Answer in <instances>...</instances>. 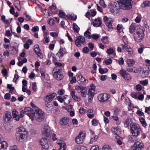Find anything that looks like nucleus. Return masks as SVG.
<instances>
[{
  "mask_svg": "<svg viewBox=\"0 0 150 150\" xmlns=\"http://www.w3.org/2000/svg\"><path fill=\"white\" fill-rule=\"evenodd\" d=\"M32 109L30 107L24 109L25 114L27 115L32 120L41 121L44 118L45 114L43 112L39 109L33 103H31Z\"/></svg>",
  "mask_w": 150,
  "mask_h": 150,
  "instance_id": "1",
  "label": "nucleus"
},
{
  "mask_svg": "<svg viewBox=\"0 0 150 150\" xmlns=\"http://www.w3.org/2000/svg\"><path fill=\"white\" fill-rule=\"evenodd\" d=\"M16 137L18 141L21 142H23L27 138L28 132L23 126H20L16 133Z\"/></svg>",
  "mask_w": 150,
  "mask_h": 150,
  "instance_id": "2",
  "label": "nucleus"
},
{
  "mask_svg": "<svg viewBox=\"0 0 150 150\" xmlns=\"http://www.w3.org/2000/svg\"><path fill=\"white\" fill-rule=\"evenodd\" d=\"M132 0H118L117 3L119 9L129 10L132 7Z\"/></svg>",
  "mask_w": 150,
  "mask_h": 150,
  "instance_id": "3",
  "label": "nucleus"
},
{
  "mask_svg": "<svg viewBox=\"0 0 150 150\" xmlns=\"http://www.w3.org/2000/svg\"><path fill=\"white\" fill-rule=\"evenodd\" d=\"M130 127L132 135L135 137L138 136L142 130L140 125L138 124L133 123Z\"/></svg>",
  "mask_w": 150,
  "mask_h": 150,
  "instance_id": "4",
  "label": "nucleus"
},
{
  "mask_svg": "<svg viewBox=\"0 0 150 150\" xmlns=\"http://www.w3.org/2000/svg\"><path fill=\"white\" fill-rule=\"evenodd\" d=\"M110 94L107 93H100L98 96L99 101L101 102H104L108 101L110 97Z\"/></svg>",
  "mask_w": 150,
  "mask_h": 150,
  "instance_id": "5",
  "label": "nucleus"
},
{
  "mask_svg": "<svg viewBox=\"0 0 150 150\" xmlns=\"http://www.w3.org/2000/svg\"><path fill=\"white\" fill-rule=\"evenodd\" d=\"M61 69L58 68L57 67L53 69L54 77L58 80H61L63 78V76L61 73Z\"/></svg>",
  "mask_w": 150,
  "mask_h": 150,
  "instance_id": "6",
  "label": "nucleus"
},
{
  "mask_svg": "<svg viewBox=\"0 0 150 150\" xmlns=\"http://www.w3.org/2000/svg\"><path fill=\"white\" fill-rule=\"evenodd\" d=\"M116 3H114L111 5L110 7L109 10L110 11L115 15H119L121 12L119 7L116 5Z\"/></svg>",
  "mask_w": 150,
  "mask_h": 150,
  "instance_id": "7",
  "label": "nucleus"
},
{
  "mask_svg": "<svg viewBox=\"0 0 150 150\" xmlns=\"http://www.w3.org/2000/svg\"><path fill=\"white\" fill-rule=\"evenodd\" d=\"M40 143L41 145L42 150H47L49 147V141L46 138H42L40 141Z\"/></svg>",
  "mask_w": 150,
  "mask_h": 150,
  "instance_id": "8",
  "label": "nucleus"
},
{
  "mask_svg": "<svg viewBox=\"0 0 150 150\" xmlns=\"http://www.w3.org/2000/svg\"><path fill=\"white\" fill-rule=\"evenodd\" d=\"M75 43L77 46H80L86 44L85 39L84 37L81 36L76 37L75 39Z\"/></svg>",
  "mask_w": 150,
  "mask_h": 150,
  "instance_id": "9",
  "label": "nucleus"
},
{
  "mask_svg": "<svg viewBox=\"0 0 150 150\" xmlns=\"http://www.w3.org/2000/svg\"><path fill=\"white\" fill-rule=\"evenodd\" d=\"M85 134L83 132H80L78 136L76 138V142L78 144H82L85 140Z\"/></svg>",
  "mask_w": 150,
  "mask_h": 150,
  "instance_id": "10",
  "label": "nucleus"
},
{
  "mask_svg": "<svg viewBox=\"0 0 150 150\" xmlns=\"http://www.w3.org/2000/svg\"><path fill=\"white\" fill-rule=\"evenodd\" d=\"M57 94L54 93H48L44 97V100L45 102H51L56 97Z\"/></svg>",
  "mask_w": 150,
  "mask_h": 150,
  "instance_id": "11",
  "label": "nucleus"
},
{
  "mask_svg": "<svg viewBox=\"0 0 150 150\" xmlns=\"http://www.w3.org/2000/svg\"><path fill=\"white\" fill-rule=\"evenodd\" d=\"M143 144L139 142H135L132 146V150H141L143 148Z\"/></svg>",
  "mask_w": 150,
  "mask_h": 150,
  "instance_id": "12",
  "label": "nucleus"
},
{
  "mask_svg": "<svg viewBox=\"0 0 150 150\" xmlns=\"http://www.w3.org/2000/svg\"><path fill=\"white\" fill-rule=\"evenodd\" d=\"M69 118L67 117H64L62 118L60 122V124L65 127H68L69 124Z\"/></svg>",
  "mask_w": 150,
  "mask_h": 150,
  "instance_id": "13",
  "label": "nucleus"
},
{
  "mask_svg": "<svg viewBox=\"0 0 150 150\" xmlns=\"http://www.w3.org/2000/svg\"><path fill=\"white\" fill-rule=\"evenodd\" d=\"M4 120L6 123L11 120L12 116L11 113L9 112H6L4 116Z\"/></svg>",
  "mask_w": 150,
  "mask_h": 150,
  "instance_id": "14",
  "label": "nucleus"
},
{
  "mask_svg": "<svg viewBox=\"0 0 150 150\" xmlns=\"http://www.w3.org/2000/svg\"><path fill=\"white\" fill-rule=\"evenodd\" d=\"M102 19L100 18H96L93 22V24L94 27H98L100 26L102 24Z\"/></svg>",
  "mask_w": 150,
  "mask_h": 150,
  "instance_id": "15",
  "label": "nucleus"
},
{
  "mask_svg": "<svg viewBox=\"0 0 150 150\" xmlns=\"http://www.w3.org/2000/svg\"><path fill=\"white\" fill-rule=\"evenodd\" d=\"M95 87L93 84L91 85L90 88L88 91V96H93L95 93Z\"/></svg>",
  "mask_w": 150,
  "mask_h": 150,
  "instance_id": "16",
  "label": "nucleus"
},
{
  "mask_svg": "<svg viewBox=\"0 0 150 150\" xmlns=\"http://www.w3.org/2000/svg\"><path fill=\"white\" fill-rule=\"evenodd\" d=\"M104 21L106 24L112 23L114 19L111 17H108L105 16L103 17Z\"/></svg>",
  "mask_w": 150,
  "mask_h": 150,
  "instance_id": "17",
  "label": "nucleus"
},
{
  "mask_svg": "<svg viewBox=\"0 0 150 150\" xmlns=\"http://www.w3.org/2000/svg\"><path fill=\"white\" fill-rule=\"evenodd\" d=\"M50 130L49 127L47 125H45L43 126L42 129V132L43 134L47 136V134L49 132Z\"/></svg>",
  "mask_w": 150,
  "mask_h": 150,
  "instance_id": "18",
  "label": "nucleus"
},
{
  "mask_svg": "<svg viewBox=\"0 0 150 150\" xmlns=\"http://www.w3.org/2000/svg\"><path fill=\"white\" fill-rule=\"evenodd\" d=\"M144 34H136L134 36V39L135 41L140 42L143 39Z\"/></svg>",
  "mask_w": 150,
  "mask_h": 150,
  "instance_id": "19",
  "label": "nucleus"
},
{
  "mask_svg": "<svg viewBox=\"0 0 150 150\" xmlns=\"http://www.w3.org/2000/svg\"><path fill=\"white\" fill-rule=\"evenodd\" d=\"M66 52V50L65 47H61L57 53V55L59 57H62L64 54Z\"/></svg>",
  "mask_w": 150,
  "mask_h": 150,
  "instance_id": "20",
  "label": "nucleus"
},
{
  "mask_svg": "<svg viewBox=\"0 0 150 150\" xmlns=\"http://www.w3.org/2000/svg\"><path fill=\"white\" fill-rule=\"evenodd\" d=\"M144 31L145 29L143 27L139 26H137L136 34H144Z\"/></svg>",
  "mask_w": 150,
  "mask_h": 150,
  "instance_id": "21",
  "label": "nucleus"
},
{
  "mask_svg": "<svg viewBox=\"0 0 150 150\" xmlns=\"http://www.w3.org/2000/svg\"><path fill=\"white\" fill-rule=\"evenodd\" d=\"M12 115L14 119L17 120L18 121L19 120L20 116L19 115L18 112L16 110H14L12 111Z\"/></svg>",
  "mask_w": 150,
  "mask_h": 150,
  "instance_id": "22",
  "label": "nucleus"
},
{
  "mask_svg": "<svg viewBox=\"0 0 150 150\" xmlns=\"http://www.w3.org/2000/svg\"><path fill=\"white\" fill-rule=\"evenodd\" d=\"M134 23H132L129 27V32L131 34H133L134 32H136L137 26L134 25Z\"/></svg>",
  "mask_w": 150,
  "mask_h": 150,
  "instance_id": "23",
  "label": "nucleus"
},
{
  "mask_svg": "<svg viewBox=\"0 0 150 150\" xmlns=\"http://www.w3.org/2000/svg\"><path fill=\"white\" fill-rule=\"evenodd\" d=\"M122 40L123 43L122 44V47H127L128 46H130L131 45L128 42L127 38L126 36H124L122 38Z\"/></svg>",
  "mask_w": 150,
  "mask_h": 150,
  "instance_id": "24",
  "label": "nucleus"
},
{
  "mask_svg": "<svg viewBox=\"0 0 150 150\" xmlns=\"http://www.w3.org/2000/svg\"><path fill=\"white\" fill-rule=\"evenodd\" d=\"M112 131L116 134L119 135L121 134V130L120 128L119 127H112Z\"/></svg>",
  "mask_w": 150,
  "mask_h": 150,
  "instance_id": "25",
  "label": "nucleus"
},
{
  "mask_svg": "<svg viewBox=\"0 0 150 150\" xmlns=\"http://www.w3.org/2000/svg\"><path fill=\"white\" fill-rule=\"evenodd\" d=\"M34 50L38 56L40 58H42L43 57L42 54L40 52V47H35Z\"/></svg>",
  "mask_w": 150,
  "mask_h": 150,
  "instance_id": "26",
  "label": "nucleus"
},
{
  "mask_svg": "<svg viewBox=\"0 0 150 150\" xmlns=\"http://www.w3.org/2000/svg\"><path fill=\"white\" fill-rule=\"evenodd\" d=\"M132 122V120L130 118H127L124 123V125L126 127H128L130 125Z\"/></svg>",
  "mask_w": 150,
  "mask_h": 150,
  "instance_id": "27",
  "label": "nucleus"
},
{
  "mask_svg": "<svg viewBox=\"0 0 150 150\" xmlns=\"http://www.w3.org/2000/svg\"><path fill=\"white\" fill-rule=\"evenodd\" d=\"M71 95L72 98L78 102L80 101L81 100L80 98L78 97L77 96L75 95V92L74 91H72L71 93Z\"/></svg>",
  "mask_w": 150,
  "mask_h": 150,
  "instance_id": "28",
  "label": "nucleus"
},
{
  "mask_svg": "<svg viewBox=\"0 0 150 150\" xmlns=\"http://www.w3.org/2000/svg\"><path fill=\"white\" fill-rule=\"evenodd\" d=\"M7 144L6 142L4 141L0 143V150H4L6 149Z\"/></svg>",
  "mask_w": 150,
  "mask_h": 150,
  "instance_id": "29",
  "label": "nucleus"
},
{
  "mask_svg": "<svg viewBox=\"0 0 150 150\" xmlns=\"http://www.w3.org/2000/svg\"><path fill=\"white\" fill-rule=\"evenodd\" d=\"M64 103L65 104H69L71 101V97L68 96H64Z\"/></svg>",
  "mask_w": 150,
  "mask_h": 150,
  "instance_id": "30",
  "label": "nucleus"
},
{
  "mask_svg": "<svg viewBox=\"0 0 150 150\" xmlns=\"http://www.w3.org/2000/svg\"><path fill=\"white\" fill-rule=\"evenodd\" d=\"M150 72V67H147V69L145 70H144L142 74V76L144 77H145L148 76Z\"/></svg>",
  "mask_w": 150,
  "mask_h": 150,
  "instance_id": "31",
  "label": "nucleus"
},
{
  "mask_svg": "<svg viewBox=\"0 0 150 150\" xmlns=\"http://www.w3.org/2000/svg\"><path fill=\"white\" fill-rule=\"evenodd\" d=\"M67 18L69 20L75 21L77 18V16L73 13L69 14L67 15Z\"/></svg>",
  "mask_w": 150,
  "mask_h": 150,
  "instance_id": "32",
  "label": "nucleus"
},
{
  "mask_svg": "<svg viewBox=\"0 0 150 150\" xmlns=\"http://www.w3.org/2000/svg\"><path fill=\"white\" fill-rule=\"evenodd\" d=\"M15 7L19 11H21V5L20 2L19 1H17L14 2Z\"/></svg>",
  "mask_w": 150,
  "mask_h": 150,
  "instance_id": "33",
  "label": "nucleus"
},
{
  "mask_svg": "<svg viewBox=\"0 0 150 150\" xmlns=\"http://www.w3.org/2000/svg\"><path fill=\"white\" fill-rule=\"evenodd\" d=\"M125 48V50L126 52L129 55H131L133 53V50L131 47Z\"/></svg>",
  "mask_w": 150,
  "mask_h": 150,
  "instance_id": "34",
  "label": "nucleus"
},
{
  "mask_svg": "<svg viewBox=\"0 0 150 150\" xmlns=\"http://www.w3.org/2000/svg\"><path fill=\"white\" fill-rule=\"evenodd\" d=\"M84 35L86 38L87 39H91L92 37L91 34L88 30H87L84 33Z\"/></svg>",
  "mask_w": 150,
  "mask_h": 150,
  "instance_id": "35",
  "label": "nucleus"
},
{
  "mask_svg": "<svg viewBox=\"0 0 150 150\" xmlns=\"http://www.w3.org/2000/svg\"><path fill=\"white\" fill-rule=\"evenodd\" d=\"M86 88L82 86L76 85L75 87V89L76 91H82L83 90H85Z\"/></svg>",
  "mask_w": 150,
  "mask_h": 150,
  "instance_id": "36",
  "label": "nucleus"
},
{
  "mask_svg": "<svg viewBox=\"0 0 150 150\" xmlns=\"http://www.w3.org/2000/svg\"><path fill=\"white\" fill-rule=\"evenodd\" d=\"M127 62L129 66H132L134 64L135 61L132 59H127Z\"/></svg>",
  "mask_w": 150,
  "mask_h": 150,
  "instance_id": "37",
  "label": "nucleus"
},
{
  "mask_svg": "<svg viewBox=\"0 0 150 150\" xmlns=\"http://www.w3.org/2000/svg\"><path fill=\"white\" fill-rule=\"evenodd\" d=\"M139 120L142 126L144 127H146V123L143 117H140L139 118Z\"/></svg>",
  "mask_w": 150,
  "mask_h": 150,
  "instance_id": "38",
  "label": "nucleus"
},
{
  "mask_svg": "<svg viewBox=\"0 0 150 150\" xmlns=\"http://www.w3.org/2000/svg\"><path fill=\"white\" fill-rule=\"evenodd\" d=\"M59 16L60 17L64 18H67V15H66V13L61 10L59 11Z\"/></svg>",
  "mask_w": 150,
  "mask_h": 150,
  "instance_id": "39",
  "label": "nucleus"
},
{
  "mask_svg": "<svg viewBox=\"0 0 150 150\" xmlns=\"http://www.w3.org/2000/svg\"><path fill=\"white\" fill-rule=\"evenodd\" d=\"M98 139V136L97 135H95L91 137L90 141L91 144H93V143L96 142Z\"/></svg>",
  "mask_w": 150,
  "mask_h": 150,
  "instance_id": "40",
  "label": "nucleus"
},
{
  "mask_svg": "<svg viewBox=\"0 0 150 150\" xmlns=\"http://www.w3.org/2000/svg\"><path fill=\"white\" fill-rule=\"evenodd\" d=\"M125 102L127 105L129 106V107L131 108V109H132V108H131V103L129 98H126L125 99Z\"/></svg>",
  "mask_w": 150,
  "mask_h": 150,
  "instance_id": "41",
  "label": "nucleus"
},
{
  "mask_svg": "<svg viewBox=\"0 0 150 150\" xmlns=\"http://www.w3.org/2000/svg\"><path fill=\"white\" fill-rule=\"evenodd\" d=\"M7 88L10 89V92L12 93H13L14 92V88L12 86L11 84H7Z\"/></svg>",
  "mask_w": 150,
  "mask_h": 150,
  "instance_id": "42",
  "label": "nucleus"
},
{
  "mask_svg": "<svg viewBox=\"0 0 150 150\" xmlns=\"http://www.w3.org/2000/svg\"><path fill=\"white\" fill-rule=\"evenodd\" d=\"M113 119L116 121V124L117 125H119L121 123L120 120L118 117L117 116H112Z\"/></svg>",
  "mask_w": 150,
  "mask_h": 150,
  "instance_id": "43",
  "label": "nucleus"
},
{
  "mask_svg": "<svg viewBox=\"0 0 150 150\" xmlns=\"http://www.w3.org/2000/svg\"><path fill=\"white\" fill-rule=\"evenodd\" d=\"M101 41L103 43L105 44L108 43L109 42L108 37L107 36L103 37L101 39Z\"/></svg>",
  "mask_w": 150,
  "mask_h": 150,
  "instance_id": "44",
  "label": "nucleus"
},
{
  "mask_svg": "<svg viewBox=\"0 0 150 150\" xmlns=\"http://www.w3.org/2000/svg\"><path fill=\"white\" fill-rule=\"evenodd\" d=\"M73 29L75 32L78 33L79 30L80 28L76 23H74L73 24Z\"/></svg>",
  "mask_w": 150,
  "mask_h": 150,
  "instance_id": "45",
  "label": "nucleus"
},
{
  "mask_svg": "<svg viewBox=\"0 0 150 150\" xmlns=\"http://www.w3.org/2000/svg\"><path fill=\"white\" fill-rule=\"evenodd\" d=\"M50 101L45 102L46 106L48 108L52 109L53 108V106L52 103Z\"/></svg>",
  "mask_w": 150,
  "mask_h": 150,
  "instance_id": "46",
  "label": "nucleus"
},
{
  "mask_svg": "<svg viewBox=\"0 0 150 150\" xmlns=\"http://www.w3.org/2000/svg\"><path fill=\"white\" fill-rule=\"evenodd\" d=\"M33 43V41L30 39H29L26 42V43L25 44L24 47H29L30 45L32 44Z\"/></svg>",
  "mask_w": 150,
  "mask_h": 150,
  "instance_id": "47",
  "label": "nucleus"
},
{
  "mask_svg": "<svg viewBox=\"0 0 150 150\" xmlns=\"http://www.w3.org/2000/svg\"><path fill=\"white\" fill-rule=\"evenodd\" d=\"M75 150H87L86 148L83 146H77L75 149Z\"/></svg>",
  "mask_w": 150,
  "mask_h": 150,
  "instance_id": "48",
  "label": "nucleus"
},
{
  "mask_svg": "<svg viewBox=\"0 0 150 150\" xmlns=\"http://www.w3.org/2000/svg\"><path fill=\"white\" fill-rule=\"evenodd\" d=\"M108 71V69H102L100 68L99 69V72L101 74L106 73Z\"/></svg>",
  "mask_w": 150,
  "mask_h": 150,
  "instance_id": "49",
  "label": "nucleus"
},
{
  "mask_svg": "<svg viewBox=\"0 0 150 150\" xmlns=\"http://www.w3.org/2000/svg\"><path fill=\"white\" fill-rule=\"evenodd\" d=\"M81 96L83 98L85 97L87 94V88H86L85 90H83L81 91Z\"/></svg>",
  "mask_w": 150,
  "mask_h": 150,
  "instance_id": "50",
  "label": "nucleus"
},
{
  "mask_svg": "<svg viewBox=\"0 0 150 150\" xmlns=\"http://www.w3.org/2000/svg\"><path fill=\"white\" fill-rule=\"evenodd\" d=\"M150 6V1H144L142 5V7H145Z\"/></svg>",
  "mask_w": 150,
  "mask_h": 150,
  "instance_id": "51",
  "label": "nucleus"
},
{
  "mask_svg": "<svg viewBox=\"0 0 150 150\" xmlns=\"http://www.w3.org/2000/svg\"><path fill=\"white\" fill-rule=\"evenodd\" d=\"M88 82V80L85 79L84 78L82 77L80 81H78V83H87Z\"/></svg>",
  "mask_w": 150,
  "mask_h": 150,
  "instance_id": "52",
  "label": "nucleus"
},
{
  "mask_svg": "<svg viewBox=\"0 0 150 150\" xmlns=\"http://www.w3.org/2000/svg\"><path fill=\"white\" fill-rule=\"evenodd\" d=\"M139 83L142 85H143V86H144L148 84V80L147 79H146L143 81H140Z\"/></svg>",
  "mask_w": 150,
  "mask_h": 150,
  "instance_id": "53",
  "label": "nucleus"
},
{
  "mask_svg": "<svg viewBox=\"0 0 150 150\" xmlns=\"http://www.w3.org/2000/svg\"><path fill=\"white\" fill-rule=\"evenodd\" d=\"M120 74L122 76L123 78L125 76V75L127 74L126 71L123 69H122L120 70L119 72Z\"/></svg>",
  "mask_w": 150,
  "mask_h": 150,
  "instance_id": "54",
  "label": "nucleus"
},
{
  "mask_svg": "<svg viewBox=\"0 0 150 150\" xmlns=\"http://www.w3.org/2000/svg\"><path fill=\"white\" fill-rule=\"evenodd\" d=\"M106 52L108 54H111L114 52V50L112 48H110L107 49Z\"/></svg>",
  "mask_w": 150,
  "mask_h": 150,
  "instance_id": "55",
  "label": "nucleus"
},
{
  "mask_svg": "<svg viewBox=\"0 0 150 150\" xmlns=\"http://www.w3.org/2000/svg\"><path fill=\"white\" fill-rule=\"evenodd\" d=\"M106 25L108 28L109 31H111L112 30L113 28L112 25V23H109Z\"/></svg>",
  "mask_w": 150,
  "mask_h": 150,
  "instance_id": "56",
  "label": "nucleus"
},
{
  "mask_svg": "<svg viewBox=\"0 0 150 150\" xmlns=\"http://www.w3.org/2000/svg\"><path fill=\"white\" fill-rule=\"evenodd\" d=\"M32 89L34 92H36L37 91L38 88L36 85V83L35 82H34L32 84Z\"/></svg>",
  "mask_w": 150,
  "mask_h": 150,
  "instance_id": "57",
  "label": "nucleus"
},
{
  "mask_svg": "<svg viewBox=\"0 0 150 150\" xmlns=\"http://www.w3.org/2000/svg\"><path fill=\"white\" fill-rule=\"evenodd\" d=\"M102 150H112V149L108 145H105L103 146Z\"/></svg>",
  "mask_w": 150,
  "mask_h": 150,
  "instance_id": "58",
  "label": "nucleus"
},
{
  "mask_svg": "<svg viewBox=\"0 0 150 150\" xmlns=\"http://www.w3.org/2000/svg\"><path fill=\"white\" fill-rule=\"evenodd\" d=\"M66 148L65 143H63L60 145L59 150H65Z\"/></svg>",
  "mask_w": 150,
  "mask_h": 150,
  "instance_id": "59",
  "label": "nucleus"
},
{
  "mask_svg": "<svg viewBox=\"0 0 150 150\" xmlns=\"http://www.w3.org/2000/svg\"><path fill=\"white\" fill-rule=\"evenodd\" d=\"M8 150H18V149L16 146L13 145L10 146Z\"/></svg>",
  "mask_w": 150,
  "mask_h": 150,
  "instance_id": "60",
  "label": "nucleus"
},
{
  "mask_svg": "<svg viewBox=\"0 0 150 150\" xmlns=\"http://www.w3.org/2000/svg\"><path fill=\"white\" fill-rule=\"evenodd\" d=\"M56 8V5L54 3H53L52 5L49 7V8L51 11H52L55 10Z\"/></svg>",
  "mask_w": 150,
  "mask_h": 150,
  "instance_id": "61",
  "label": "nucleus"
},
{
  "mask_svg": "<svg viewBox=\"0 0 150 150\" xmlns=\"http://www.w3.org/2000/svg\"><path fill=\"white\" fill-rule=\"evenodd\" d=\"M48 23L51 25H52L54 24V20L52 18H50L48 20Z\"/></svg>",
  "mask_w": 150,
  "mask_h": 150,
  "instance_id": "62",
  "label": "nucleus"
},
{
  "mask_svg": "<svg viewBox=\"0 0 150 150\" xmlns=\"http://www.w3.org/2000/svg\"><path fill=\"white\" fill-rule=\"evenodd\" d=\"M92 125L93 126H96L98 124V121L96 119H93L91 122Z\"/></svg>",
  "mask_w": 150,
  "mask_h": 150,
  "instance_id": "63",
  "label": "nucleus"
},
{
  "mask_svg": "<svg viewBox=\"0 0 150 150\" xmlns=\"http://www.w3.org/2000/svg\"><path fill=\"white\" fill-rule=\"evenodd\" d=\"M124 79L126 80L129 81L131 79V77L130 75L127 73L125 75V76L124 77Z\"/></svg>",
  "mask_w": 150,
  "mask_h": 150,
  "instance_id": "64",
  "label": "nucleus"
}]
</instances>
